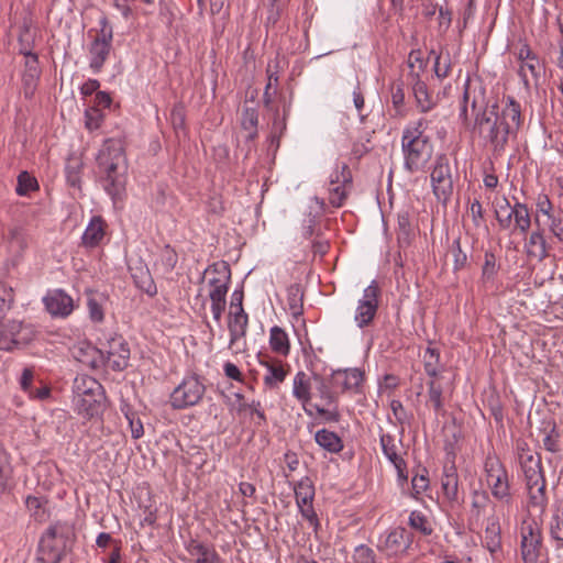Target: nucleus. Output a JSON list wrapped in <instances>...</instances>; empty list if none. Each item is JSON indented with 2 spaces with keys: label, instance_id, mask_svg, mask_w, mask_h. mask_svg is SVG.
I'll use <instances>...</instances> for the list:
<instances>
[{
  "label": "nucleus",
  "instance_id": "nucleus-1",
  "mask_svg": "<svg viewBox=\"0 0 563 563\" xmlns=\"http://www.w3.org/2000/svg\"><path fill=\"white\" fill-rule=\"evenodd\" d=\"M462 102L468 104L475 112L474 129L489 143L495 156L501 155L508 144L509 137L516 135L521 123V107L511 96L503 100L499 109L493 106L489 113L486 111V89L478 78L467 77L464 82Z\"/></svg>",
  "mask_w": 563,
  "mask_h": 563
},
{
  "label": "nucleus",
  "instance_id": "nucleus-2",
  "mask_svg": "<svg viewBox=\"0 0 563 563\" xmlns=\"http://www.w3.org/2000/svg\"><path fill=\"white\" fill-rule=\"evenodd\" d=\"M429 120L421 117L410 121L402 130L401 153L404 168L409 173L422 170L432 157L433 145L426 131Z\"/></svg>",
  "mask_w": 563,
  "mask_h": 563
},
{
  "label": "nucleus",
  "instance_id": "nucleus-3",
  "mask_svg": "<svg viewBox=\"0 0 563 563\" xmlns=\"http://www.w3.org/2000/svg\"><path fill=\"white\" fill-rule=\"evenodd\" d=\"M123 150L113 140H107L97 155V166L104 191L112 199L121 197L125 190L126 176L122 166Z\"/></svg>",
  "mask_w": 563,
  "mask_h": 563
},
{
  "label": "nucleus",
  "instance_id": "nucleus-4",
  "mask_svg": "<svg viewBox=\"0 0 563 563\" xmlns=\"http://www.w3.org/2000/svg\"><path fill=\"white\" fill-rule=\"evenodd\" d=\"M74 410L86 419L102 413L106 408V395L102 385L89 375H78L73 385Z\"/></svg>",
  "mask_w": 563,
  "mask_h": 563
},
{
  "label": "nucleus",
  "instance_id": "nucleus-5",
  "mask_svg": "<svg viewBox=\"0 0 563 563\" xmlns=\"http://www.w3.org/2000/svg\"><path fill=\"white\" fill-rule=\"evenodd\" d=\"M70 528L60 522L49 526L40 539L36 559L41 563H60L66 554Z\"/></svg>",
  "mask_w": 563,
  "mask_h": 563
},
{
  "label": "nucleus",
  "instance_id": "nucleus-6",
  "mask_svg": "<svg viewBox=\"0 0 563 563\" xmlns=\"http://www.w3.org/2000/svg\"><path fill=\"white\" fill-rule=\"evenodd\" d=\"M495 218L501 230H511V233L525 235L531 227V217L528 206L519 201H516L515 205L511 206L506 197L497 203Z\"/></svg>",
  "mask_w": 563,
  "mask_h": 563
},
{
  "label": "nucleus",
  "instance_id": "nucleus-7",
  "mask_svg": "<svg viewBox=\"0 0 563 563\" xmlns=\"http://www.w3.org/2000/svg\"><path fill=\"white\" fill-rule=\"evenodd\" d=\"M485 479L492 495L509 505L512 501L509 475L501 461L495 454H488L484 463Z\"/></svg>",
  "mask_w": 563,
  "mask_h": 563
},
{
  "label": "nucleus",
  "instance_id": "nucleus-8",
  "mask_svg": "<svg viewBox=\"0 0 563 563\" xmlns=\"http://www.w3.org/2000/svg\"><path fill=\"white\" fill-rule=\"evenodd\" d=\"M99 33L88 48L89 67L93 74L102 70L112 48L113 31L107 16L99 20Z\"/></svg>",
  "mask_w": 563,
  "mask_h": 563
},
{
  "label": "nucleus",
  "instance_id": "nucleus-9",
  "mask_svg": "<svg viewBox=\"0 0 563 563\" xmlns=\"http://www.w3.org/2000/svg\"><path fill=\"white\" fill-rule=\"evenodd\" d=\"M523 563H543L542 530L534 520H523L520 528Z\"/></svg>",
  "mask_w": 563,
  "mask_h": 563
},
{
  "label": "nucleus",
  "instance_id": "nucleus-10",
  "mask_svg": "<svg viewBox=\"0 0 563 563\" xmlns=\"http://www.w3.org/2000/svg\"><path fill=\"white\" fill-rule=\"evenodd\" d=\"M413 541V536L404 527L389 528L380 533L376 548L388 559H397L407 554Z\"/></svg>",
  "mask_w": 563,
  "mask_h": 563
},
{
  "label": "nucleus",
  "instance_id": "nucleus-11",
  "mask_svg": "<svg viewBox=\"0 0 563 563\" xmlns=\"http://www.w3.org/2000/svg\"><path fill=\"white\" fill-rule=\"evenodd\" d=\"M206 393V386L197 375L184 377L170 394V406L174 409H186L198 405Z\"/></svg>",
  "mask_w": 563,
  "mask_h": 563
},
{
  "label": "nucleus",
  "instance_id": "nucleus-12",
  "mask_svg": "<svg viewBox=\"0 0 563 563\" xmlns=\"http://www.w3.org/2000/svg\"><path fill=\"white\" fill-rule=\"evenodd\" d=\"M36 331L32 324L18 320L0 321V350L11 351L25 345L35 338Z\"/></svg>",
  "mask_w": 563,
  "mask_h": 563
},
{
  "label": "nucleus",
  "instance_id": "nucleus-13",
  "mask_svg": "<svg viewBox=\"0 0 563 563\" xmlns=\"http://www.w3.org/2000/svg\"><path fill=\"white\" fill-rule=\"evenodd\" d=\"M430 178L434 196L442 203H446L453 194L452 172L446 154L435 156Z\"/></svg>",
  "mask_w": 563,
  "mask_h": 563
},
{
  "label": "nucleus",
  "instance_id": "nucleus-14",
  "mask_svg": "<svg viewBox=\"0 0 563 563\" xmlns=\"http://www.w3.org/2000/svg\"><path fill=\"white\" fill-rule=\"evenodd\" d=\"M296 504L300 515L306 519L317 533L320 521L313 509L314 486L309 477L301 478L294 487Z\"/></svg>",
  "mask_w": 563,
  "mask_h": 563
},
{
  "label": "nucleus",
  "instance_id": "nucleus-15",
  "mask_svg": "<svg viewBox=\"0 0 563 563\" xmlns=\"http://www.w3.org/2000/svg\"><path fill=\"white\" fill-rule=\"evenodd\" d=\"M380 289L373 280L363 291L362 298L357 301L354 321L361 329L368 327L375 319L378 310Z\"/></svg>",
  "mask_w": 563,
  "mask_h": 563
},
{
  "label": "nucleus",
  "instance_id": "nucleus-16",
  "mask_svg": "<svg viewBox=\"0 0 563 563\" xmlns=\"http://www.w3.org/2000/svg\"><path fill=\"white\" fill-rule=\"evenodd\" d=\"M43 303L54 318H67L75 309L74 299L63 289L48 290L43 297Z\"/></svg>",
  "mask_w": 563,
  "mask_h": 563
},
{
  "label": "nucleus",
  "instance_id": "nucleus-17",
  "mask_svg": "<svg viewBox=\"0 0 563 563\" xmlns=\"http://www.w3.org/2000/svg\"><path fill=\"white\" fill-rule=\"evenodd\" d=\"M206 275H212L208 279L209 294H228L231 283V269L227 262H217L209 265L201 277L205 280Z\"/></svg>",
  "mask_w": 563,
  "mask_h": 563
},
{
  "label": "nucleus",
  "instance_id": "nucleus-18",
  "mask_svg": "<svg viewBox=\"0 0 563 563\" xmlns=\"http://www.w3.org/2000/svg\"><path fill=\"white\" fill-rule=\"evenodd\" d=\"M107 354V362L114 371H123L130 361V347L121 335L110 338L102 350Z\"/></svg>",
  "mask_w": 563,
  "mask_h": 563
},
{
  "label": "nucleus",
  "instance_id": "nucleus-19",
  "mask_svg": "<svg viewBox=\"0 0 563 563\" xmlns=\"http://www.w3.org/2000/svg\"><path fill=\"white\" fill-rule=\"evenodd\" d=\"M408 80L411 86L417 109L421 113H428L433 110L438 101L429 90L428 85L421 79V76H419V73L408 74Z\"/></svg>",
  "mask_w": 563,
  "mask_h": 563
},
{
  "label": "nucleus",
  "instance_id": "nucleus-20",
  "mask_svg": "<svg viewBox=\"0 0 563 563\" xmlns=\"http://www.w3.org/2000/svg\"><path fill=\"white\" fill-rule=\"evenodd\" d=\"M338 395L356 390L363 382V373L357 368L336 369L331 374Z\"/></svg>",
  "mask_w": 563,
  "mask_h": 563
},
{
  "label": "nucleus",
  "instance_id": "nucleus-21",
  "mask_svg": "<svg viewBox=\"0 0 563 563\" xmlns=\"http://www.w3.org/2000/svg\"><path fill=\"white\" fill-rule=\"evenodd\" d=\"M312 375L309 376L306 372L299 371L296 373L292 379V396L306 408L307 405L311 404L312 399V385H313ZM308 415H311V411L305 409Z\"/></svg>",
  "mask_w": 563,
  "mask_h": 563
},
{
  "label": "nucleus",
  "instance_id": "nucleus-22",
  "mask_svg": "<svg viewBox=\"0 0 563 563\" xmlns=\"http://www.w3.org/2000/svg\"><path fill=\"white\" fill-rule=\"evenodd\" d=\"M261 365L266 368L263 382L269 389L278 388L288 375V366L279 360L261 361Z\"/></svg>",
  "mask_w": 563,
  "mask_h": 563
},
{
  "label": "nucleus",
  "instance_id": "nucleus-23",
  "mask_svg": "<svg viewBox=\"0 0 563 563\" xmlns=\"http://www.w3.org/2000/svg\"><path fill=\"white\" fill-rule=\"evenodd\" d=\"M427 400L426 406L433 409L437 417L445 416L446 410L444 408L445 397L443 394V386L439 378H432L427 382Z\"/></svg>",
  "mask_w": 563,
  "mask_h": 563
},
{
  "label": "nucleus",
  "instance_id": "nucleus-24",
  "mask_svg": "<svg viewBox=\"0 0 563 563\" xmlns=\"http://www.w3.org/2000/svg\"><path fill=\"white\" fill-rule=\"evenodd\" d=\"M130 273L139 289L152 297L157 294V287L146 265L139 262L135 265L130 266Z\"/></svg>",
  "mask_w": 563,
  "mask_h": 563
},
{
  "label": "nucleus",
  "instance_id": "nucleus-25",
  "mask_svg": "<svg viewBox=\"0 0 563 563\" xmlns=\"http://www.w3.org/2000/svg\"><path fill=\"white\" fill-rule=\"evenodd\" d=\"M525 251L529 257L539 262L549 256V247L542 230H534L530 233L525 243Z\"/></svg>",
  "mask_w": 563,
  "mask_h": 563
},
{
  "label": "nucleus",
  "instance_id": "nucleus-26",
  "mask_svg": "<svg viewBox=\"0 0 563 563\" xmlns=\"http://www.w3.org/2000/svg\"><path fill=\"white\" fill-rule=\"evenodd\" d=\"M312 378L317 395L320 398L322 405L332 406L338 404L339 395L333 385L331 376L327 378L320 374L312 373Z\"/></svg>",
  "mask_w": 563,
  "mask_h": 563
},
{
  "label": "nucleus",
  "instance_id": "nucleus-27",
  "mask_svg": "<svg viewBox=\"0 0 563 563\" xmlns=\"http://www.w3.org/2000/svg\"><path fill=\"white\" fill-rule=\"evenodd\" d=\"M186 550L191 556H195V563H222L218 552L196 539H190L186 543Z\"/></svg>",
  "mask_w": 563,
  "mask_h": 563
},
{
  "label": "nucleus",
  "instance_id": "nucleus-28",
  "mask_svg": "<svg viewBox=\"0 0 563 563\" xmlns=\"http://www.w3.org/2000/svg\"><path fill=\"white\" fill-rule=\"evenodd\" d=\"M106 229V221L100 216H93L82 234V244L87 247L98 246L104 238Z\"/></svg>",
  "mask_w": 563,
  "mask_h": 563
},
{
  "label": "nucleus",
  "instance_id": "nucleus-29",
  "mask_svg": "<svg viewBox=\"0 0 563 563\" xmlns=\"http://www.w3.org/2000/svg\"><path fill=\"white\" fill-rule=\"evenodd\" d=\"M41 70L38 67V57L25 60V69L22 75L23 92L25 98H32L40 79Z\"/></svg>",
  "mask_w": 563,
  "mask_h": 563
},
{
  "label": "nucleus",
  "instance_id": "nucleus-30",
  "mask_svg": "<svg viewBox=\"0 0 563 563\" xmlns=\"http://www.w3.org/2000/svg\"><path fill=\"white\" fill-rule=\"evenodd\" d=\"M527 484H537L543 477L541 457L539 454L523 455L519 460Z\"/></svg>",
  "mask_w": 563,
  "mask_h": 563
},
{
  "label": "nucleus",
  "instance_id": "nucleus-31",
  "mask_svg": "<svg viewBox=\"0 0 563 563\" xmlns=\"http://www.w3.org/2000/svg\"><path fill=\"white\" fill-rule=\"evenodd\" d=\"M314 441L329 453H340L344 448L342 439L335 432L328 429L318 430L314 434Z\"/></svg>",
  "mask_w": 563,
  "mask_h": 563
},
{
  "label": "nucleus",
  "instance_id": "nucleus-32",
  "mask_svg": "<svg viewBox=\"0 0 563 563\" xmlns=\"http://www.w3.org/2000/svg\"><path fill=\"white\" fill-rule=\"evenodd\" d=\"M500 533H501V529H500L498 518H496V517L488 518V522L485 528L483 542H484L485 548L490 553H495L498 550H500V548H501Z\"/></svg>",
  "mask_w": 563,
  "mask_h": 563
},
{
  "label": "nucleus",
  "instance_id": "nucleus-33",
  "mask_svg": "<svg viewBox=\"0 0 563 563\" xmlns=\"http://www.w3.org/2000/svg\"><path fill=\"white\" fill-rule=\"evenodd\" d=\"M269 347L273 352L287 356L290 352V341L287 332L278 327L274 325L269 330Z\"/></svg>",
  "mask_w": 563,
  "mask_h": 563
},
{
  "label": "nucleus",
  "instance_id": "nucleus-34",
  "mask_svg": "<svg viewBox=\"0 0 563 563\" xmlns=\"http://www.w3.org/2000/svg\"><path fill=\"white\" fill-rule=\"evenodd\" d=\"M441 485L448 500L456 501L459 499V475L454 466L444 470Z\"/></svg>",
  "mask_w": 563,
  "mask_h": 563
},
{
  "label": "nucleus",
  "instance_id": "nucleus-35",
  "mask_svg": "<svg viewBox=\"0 0 563 563\" xmlns=\"http://www.w3.org/2000/svg\"><path fill=\"white\" fill-rule=\"evenodd\" d=\"M249 327V314L228 316V329L230 332V346L240 339L245 338Z\"/></svg>",
  "mask_w": 563,
  "mask_h": 563
},
{
  "label": "nucleus",
  "instance_id": "nucleus-36",
  "mask_svg": "<svg viewBox=\"0 0 563 563\" xmlns=\"http://www.w3.org/2000/svg\"><path fill=\"white\" fill-rule=\"evenodd\" d=\"M287 303L289 312L295 319L303 314V289L300 284L287 287Z\"/></svg>",
  "mask_w": 563,
  "mask_h": 563
},
{
  "label": "nucleus",
  "instance_id": "nucleus-37",
  "mask_svg": "<svg viewBox=\"0 0 563 563\" xmlns=\"http://www.w3.org/2000/svg\"><path fill=\"white\" fill-rule=\"evenodd\" d=\"M527 487L530 496V506L538 509L540 514H543L548 504L545 479L541 478L537 484H527Z\"/></svg>",
  "mask_w": 563,
  "mask_h": 563
},
{
  "label": "nucleus",
  "instance_id": "nucleus-38",
  "mask_svg": "<svg viewBox=\"0 0 563 563\" xmlns=\"http://www.w3.org/2000/svg\"><path fill=\"white\" fill-rule=\"evenodd\" d=\"M544 69L543 64L541 63L539 56L532 57L529 62H523L519 66L518 75L520 76L525 86H529L530 81L528 78V74H530L531 78L534 81H538L542 71Z\"/></svg>",
  "mask_w": 563,
  "mask_h": 563
},
{
  "label": "nucleus",
  "instance_id": "nucleus-39",
  "mask_svg": "<svg viewBox=\"0 0 563 563\" xmlns=\"http://www.w3.org/2000/svg\"><path fill=\"white\" fill-rule=\"evenodd\" d=\"M423 368L426 374L432 378H439L440 369V351L435 347L428 346L423 353Z\"/></svg>",
  "mask_w": 563,
  "mask_h": 563
},
{
  "label": "nucleus",
  "instance_id": "nucleus-40",
  "mask_svg": "<svg viewBox=\"0 0 563 563\" xmlns=\"http://www.w3.org/2000/svg\"><path fill=\"white\" fill-rule=\"evenodd\" d=\"M258 113L255 108L244 107L241 115V125L247 132L246 140L257 136Z\"/></svg>",
  "mask_w": 563,
  "mask_h": 563
},
{
  "label": "nucleus",
  "instance_id": "nucleus-41",
  "mask_svg": "<svg viewBox=\"0 0 563 563\" xmlns=\"http://www.w3.org/2000/svg\"><path fill=\"white\" fill-rule=\"evenodd\" d=\"M391 103L394 108L395 118H405L407 115V109L405 106V90L402 82H395L390 87Z\"/></svg>",
  "mask_w": 563,
  "mask_h": 563
},
{
  "label": "nucleus",
  "instance_id": "nucleus-42",
  "mask_svg": "<svg viewBox=\"0 0 563 563\" xmlns=\"http://www.w3.org/2000/svg\"><path fill=\"white\" fill-rule=\"evenodd\" d=\"M82 162L79 158H69L65 166L66 181L69 186L80 188Z\"/></svg>",
  "mask_w": 563,
  "mask_h": 563
},
{
  "label": "nucleus",
  "instance_id": "nucleus-43",
  "mask_svg": "<svg viewBox=\"0 0 563 563\" xmlns=\"http://www.w3.org/2000/svg\"><path fill=\"white\" fill-rule=\"evenodd\" d=\"M409 526L423 536H430L433 532L432 526L427 516L419 510H413L409 515Z\"/></svg>",
  "mask_w": 563,
  "mask_h": 563
},
{
  "label": "nucleus",
  "instance_id": "nucleus-44",
  "mask_svg": "<svg viewBox=\"0 0 563 563\" xmlns=\"http://www.w3.org/2000/svg\"><path fill=\"white\" fill-rule=\"evenodd\" d=\"M550 536L556 542V549L563 548V507L558 509L552 517Z\"/></svg>",
  "mask_w": 563,
  "mask_h": 563
},
{
  "label": "nucleus",
  "instance_id": "nucleus-45",
  "mask_svg": "<svg viewBox=\"0 0 563 563\" xmlns=\"http://www.w3.org/2000/svg\"><path fill=\"white\" fill-rule=\"evenodd\" d=\"M38 189V183L35 177L31 176L27 172H22L18 176V184L15 192L19 196H27L32 191Z\"/></svg>",
  "mask_w": 563,
  "mask_h": 563
},
{
  "label": "nucleus",
  "instance_id": "nucleus-46",
  "mask_svg": "<svg viewBox=\"0 0 563 563\" xmlns=\"http://www.w3.org/2000/svg\"><path fill=\"white\" fill-rule=\"evenodd\" d=\"M19 45L20 53L26 57V59H32L33 56H37L32 52L34 47V37L31 33L30 26L24 25L19 35Z\"/></svg>",
  "mask_w": 563,
  "mask_h": 563
},
{
  "label": "nucleus",
  "instance_id": "nucleus-47",
  "mask_svg": "<svg viewBox=\"0 0 563 563\" xmlns=\"http://www.w3.org/2000/svg\"><path fill=\"white\" fill-rule=\"evenodd\" d=\"M14 290L4 283H0V321L5 317L14 303Z\"/></svg>",
  "mask_w": 563,
  "mask_h": 563
},
{
  "label": "nucleus",
  "instance_id": "nucleus-48",
  "mask_svg": "<svg viewBox=\"0 0 563 563\" xmlns=\"http://www.w3.org/2000/svg\"><path fill=\"white\" fill-rule=\"evenodd\" d=\"M46 500L36 496H27L25 499V506L31 515L38 521L46 519Z\"/></svg>",
  "mask_w": 563,
  "mask_h": 563
},
{
  "label": "nucleus",
  "instance_id": "nucleus-49",
  "mask_svg": "<svg viewBox=\"0 0 563 563\" xmlns=\"http://www.w3.org/2000/svg\"><path fill=\"white\" fill-rule=\"evenodd\" d=\"M333 185H352V173L345 163L336 165L335 170L330 176V186Z\"/></svg>",
  "mask_w": 563,
  "mask_h": 563
},
{
  "label": "nucleus",
  "instance_id": "nucleus-50",
  "mask_svg": "<svg viewBox=\"0 0 563 563\" xmlns=\"http://www.w3.org/2000/svg\"><path fill=\"white\" fill-rule=\"evenodd\" d=\"M433 70L439 79H444L450 75L451 71V56L450 53L435 55Z\"/></svg>",
  "mask_w": 563,
  "mask_h": 563
},
{
  "label": "nucleus",
  "instance_id": "nucleus-51",
  "mask_svg": "<svg viewBox=\"0 0 563 563\" xmlns=\"http://www.w3.org/2000/svg\"><path fill=\"white\" fill-rule=\"evenodd\" d=\"M412 233L410 217L407 211L397 214V235L399 241H409Z\"/></svg>",
  "mask_w": 563,
  "mask_h": 563
},
{
  "label": "nucleus",
  "instance_id": "nucleus-52",
  "mask_svg": "<svg viewBox=\"0 0 563 563\" xmlns=\"http://www.w3.org/2000/svg\"><path fill=\"white\" fill-rule=\"evenodd\" d=\"M490 499L486 492L475 490L472 495V512L476 518H479L486 507L489 505Z\"/></svg>",
  "mask_w": 563,
  "mask_h": 563
},
{
  "label": "nucleus",
  "instance_id": "nucleus-53",
  "mask_svg": "<svg viewBox=\"0 0 563 563\" xmlns=\"http://www.w3.org/2000/svg\"><path fill=\"white\" fill-rule=\"evenodd\" d=\"M351 186H345V185H333V186H330L329 187V201L330 203L335 207V208H339L341 207L345 199H346V196H347V190Z\"/></svg>",
  "mask_w": 563,
  "mask_h": 563
},
{
  "label": "nucleus",
  "instance_id": "nucleus-54",
  "mask_svg": "<svg viewBox=\"0 0 563 563\" xmlns=\"http://www.w3.org/2000/svg\"><path fill=\"white\" fill-rule=\"evenodd\" d=\"M385 457L394 465L397 471L398 479L406 482L408 479L407 462L397 452L385 454Z\"/></svg>",
  "mask_w": 563,
  "mask_h": 563
},
{
  "label": "nucleus",
  "instance_id": "nucleus-55",
  "mask_svg": "<svg viewBox=\"0 0 563 563\" xmlns=\"http://www.w3.org/2000/svg\"><path fill=\"white\" fill-rule=\"evenodd\" d=\"M87 308L89 317L93 322H102L104 319V312L102 303L93 295H90L87 299Z\"/></svg>",
  "mask_w": 563,
  "mask_h": 563
},
{
  "label": "nucleus",
  "instance_id": "nucleus-56",
  "mask_svg": "<svg viewBox=\"0 0 563 563\" xmlns=\"http://www.w3.org/2000/svg\"><path fill=\"white\" fill-rule=\"evenodd\" d=\"M352 558L355 563H375L376 556L373 549L365 544H360L355 548Z\"/></svg>",
  "mask_w": 563,
  "mask_h": 563
},
{
  "label": "nucleus",
  "instance_id": "nucleus-57",
  "mask_svg": "<svg viewBox=\"0 0 563 563\" xmlns=\"http://www.w3.org/2000/svg\"><path fill=\"white\" fill-rule=\"evenodd\" d=\"M317 413L324 418L328 422H339L340 421V412L338 410V404L332 406L324 405H313Z\"/></svg>",
  "mask_w": 563,
  "mask_h": 563
},
{
  "label": "nucleus",
  "instance_id": "nucleus-58",
  "mask_svg": "<svg viewBox=\"0 0 563 563\" xmlns=\"http://www.w3.org/2000/svg\"><path fill=\"white\" fill-rule=\"evenodd\" d=\"M177 261H178V256H177L176 252L174 250H172L169 246H166L162 251L161 257H159V263L166 273H169L175 268Z\"/></svg>",
  "mask_w": 563,
  "mask_h": 563
},
{
  "label": "nucleus",
  "instance_id": "nucleus-59",
  "mask_svg": "<svg viewBox=\"0 0 563 563\" xmlns=\"http://www.w3.org/2000/svg\"><path fill=\"white\" fill-rule=\"evenodd\" d=\"M409 74L419 73V76L424 71L427 63L421 56L420 51H411L408 56Z\"/></svg>",
  "mask_w": 563,
  "mask_h": 563
},
{
  "label": "nucleus",
  "instance_id": "nucleus-60",
  "mask_svg": "<svg viewBox=\"0 0 563 563\" xmlns=\"http://www.w3.org/2000/svg\"><path fill=\"white\" fill-rule=\"evenodd\" d=\"M9 241L11 246H16L19 250L26 247V235L21 227H13L9 230Z\"/></svg>",
  "mask_w": 563,
  "mask_h": 563
},
{
  "label": "nucleus",
  "instance_id": "nucleus-61",
  "mask_svg": "<svg viewBox=\"0 0 563 563\" xmlns=\"http://www.w3.org/2000/svg\"><path fill=\"white\" fill-rule=\"evenodd\" d=\"M550 232L560 241L563 242V211L558 210L556 214L551 217L549 221Z\"/></svg>",
  "mask_w": 563,
  "mask_h": 563
},
{
  "label": "nucleus",
  "instance_id": "nucleus-62",
  "mask_svg": "<svg viewBox=\"0 0 563 563\" xmlns=\"http://www.w3.org/2000/svg\"><path fill=\"white\" fill-rule=\"evenodd\" d=\"M470 216L475 228L485 227L484 209L479 200L475 199L471 202Z\"/></svg>",
  "mask_w": 563,
  "mask_h": 563
},
{
  "label": "nucleus",
  "instance_id": "nucleus-63",
  "mask_svg": "<svg viewBox=\"0 0 563 563\" xmlns=\"http://www.w3.org/2000/svg\"><path fill=\"white\" fill-rule=\"evenodd\" d=\"M497 273L496 257L493 253H485V262L482 268V276L485 280H490Z\"/></svg>",
  "mask_w": 563,
  "mask_h": 563
},
{
  "label": "nucleus",
  "instance_id": "nucleus-64",
  "mask_svg": "<svg viewBox=\"0 0 563 563\" xmlns=\"http://www.w3.org/2000/svg\"><path fill=\"white\" fill-rule=\"evenodd\" d=\"M452 253L454 260V269L457 271L463 268L467 263V255L465 252L462 251L460 239L453 241Z\"/></svg>",
  "mask_w": 563,
  "mask_h": 563
}]
</instances>
